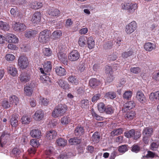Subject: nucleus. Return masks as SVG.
I'll list each match as a JSON object with an SVG mask.
<instances>
[{"mask_svg": "<svg viewBox=\"0 0 159 159\" xmlns=\"http://www.w3.org/2000/svg\"><path fill=\"white\" fill-rule=\"evenodd\" d=\"M67 110V107L65 104H60L55 107L52 112V116L54 117H57L62 115Z\"/></svg>", "mask_w": 159, "mask_h": 159, "instance_id": "nucleus-1", "label": "nucleus"}, {"mask_svg": "<svg viewBox=\"0 0 159 159\" xmlns=\"http://www.w3.org/2000/svg\"><path fill=\"white\" fill-rule=\"evenodd\" d=\"M49 37V31L48 30H45L40 33L38 37V40L40 43L45 44L48 41Z\"/></svg>", "mask_w": 159, "mask_h": 159, "instance_id": "nucleus-2", "label": "nucleus"}, {"mask_svg": "<svg viewBox=\"0 0 159 159\" xmlns=\"http://www.w3.org/2000/svg\"><path fill=\"white\" fill-rule=\"evenodd\" d=\"M125 136L128 138H132L134 140H137L139 139L141 136L140 132L136 131L132 129L130 130L125 132L124 134Z\"/></svg>", "mask_w": 159, "mask_h": 159, "instance_id": "nucleus-3", "label": "nucleus"}, {"mask_svg": "<svg viewBox=\"0 0 159 159\" xmlns=\"http://www.w3.org/2000/svg\"><path fill=\"white\" fill-rule=\"evenodd\" d=\"M29 62L27 58L25 56H21L19 58L18 61V65L21 69L26 68Z\"/></svg>", "mask_w": 159, "mask_h": 159, "instance_id": "nucleus-4", "label": "nucleus"}, {"mask_svg": "<svg viewBox=\"0 0 159 159\" xmlns=\"http://www.w3.org/2000/svg\"><path fill=\"white\" fill-rule=\"evenodd\" d=\"M80 57V54L78 51L73 50L69 53L68 56V59L71 61H77Z\"/></svg>", "mask_w": 159, "mask_h": 159, "instance_id": "nucleus-5", "label": "nucleus"}, {"mask_svg": "<svg viewBox=\"0 0 159 159\" xmlns=\"http://www.w3.org/2000/svg\"><path fill=\"white\" fill-rule=\"evenodd\" d=\"M137 27L136 23L133 21L126 26L125 31L127 34H130L132 33L136 29Z\"/></svg>", "mask_w": 159, "mask_h": 159, "instance_id": "nucleus-6", "label": "nucleus"}, {"mask_svg": "<svg viewBox=\"0 0 159 159\" xmlns=\"http://www.w3.org/2000/svg\"><path fill=\"white\" fill-rule=\"evenodd\" d=\"M44 116V112L41 110L37 111L33 116V118L36 121H40L43 119Z\"/></svg>", "mask_w": 159, "mask_h": 159, "instance_id": "nucleus-7", "label": "nucleus"}, {"mask_svg": "<svg viewBox=\"0 0 159 159\" xmlns=\"http://www.w3.org/2000/svg\"><path fill=\"white\" fill-rule=\"evenodd\" d=\"M13 29L16 31L22 32L25 30L26 29L25 25L20 23H16L13 25Z\"/></svg>", "mask_w": 159, "mask_h": 159, "instance_id": "nucleus-8", "label": "nucleus"}, {"mask_svg": "<svg viewBox=\"0 0 159 159\" xmlns=\"http://www.w3.org/2000/svg\"><path fill=\"white\" fill-rule=\"evenodd\" d=\"M6 39L9 43H17L19 41L18 39L15 35L11 33L7 34Z\"/></svg>", "mask_w": 159, "mask_h": 159, "instance_id": "nucleus-9", "label": "nucleus"}, {"mask_svg": "<svg viewBox=\"0 0 159 159\" xmlns=\"http://www.w3.org/2000/svg\"><path fill=\"white\" fill-rule=\"evenodd\" d=\"M30 74L26 72H22L19 77L20 81L25 83L30 81Z\"/></svg>", "mask_w": 159, "mask_h": 159, "instance_id": "nucleus-10", "label": "nucleus"}, {"mask_svg": "<svg viewBox=\"0 0 159 159\" xmlns=\"http://www.w3.org/2000/svg\"><path fill=\"white\" fill-rule=\"evenodd\" d=\"M57 56L59 60L65 65H67L68 60L67 56L63 52H58Z\"/></svg>", "mask_w": 159, "mask_h": 159, "instance_id": "nucleus-11", "label": "nucleus"}, {"mask_svg": "<svg viewBox=\"0 0 159 159\" xmlns=\"http://www.w3.org/2000/svg\"><path fill=\"white\" fill-rule=\"evenodd\" d=\"M41 17V13L39 12L35 13L32 16L31 21L33 24L39 23Z\"/></svg>", "mask_w": 159, "mask_h": 159, "instance_id": "nucleus-12", "label": "nucleus"}, {"mask_svg": "<svg viewBox=\"0 0 159 159\" xmlns=\"http://www.w3.org/2000/svg\"><path fill=\"white\" fill-rule=\"evenodd\" d=\"M9 122L12 127H16L18 124V117L14 115H11L9 118Z\"/></svg>", "mask_w": 159, "mask_h": 159, "instance_id": "nucleus-13", "label": "nucleus"}, {"mask_svg": "<svg viewBox=\"0 0 159 159\" xmlns=\"http://www.w3.org/2000/svg\"><path fill=\"white\" fill-rule=\"evenodd\" d=\"M153 130L152 128L151 127H146L144 128L142 133L143 136L151 137L153 134Z\"/></svg>", "mask_w": 159, "mask_h": 159, "instance_id": "nucleus-14", "label": "nucleus"}, {"mask_svg": "<svg viewBox=\"0 0 159 159\" xmlns=\"http://www.w3.org/2000/svg\"><path fill=\"white\" fill-rule=\"evenodd\" d=\"M136 97L138 100L141 103H144L146 100V97L143 92L138 91L136 94Z\"/></svg>", "mask_w": 159, "mask_h": 159, "instance_id": "nucleus-15", "label": "nucleus"}, {"mask_svg": "<svg viewBox=\"0 0 159 159\" xmlns=\"http://www.w3.org/2000/svg\"><path fill=\"white\" fill-rule=\"evenodd\" d=\"M55 72L58 76H61L65 75H66V70L61 66H57L55 68Z\"/></svg>", "mask_w": 159, "mask_h": 159, "instance_id": "nucleus-16", "label": "nucleus"}, {"mask_svg": "<svg viewBox=\"0 0 159 159\" xmlns=\"http://www.w3.org/2000/svg\"><path fill=\"white\" fill-rule=\"evenodd\" d=\"M144 47L146 51L151 52L155 49L156 45L154 43L148 42L145 43Z\"/></svg>", "mask_w": 159, "mask_h": 159, "instance_id": "nucleus-17", "label": "nucleus"}, {"mask_svg": "<svg viewBox=\"0 0 159 159\" xmlns=\"http://www.w3.org/2000/svg\"><path fill=\"white\" fill-rule=\"evenodd\" d=\"M89 86L93 88H95L101 84L100 81L95 78L90 79L89 81Z\"/></svg>", "mask_w": 159, "mask_h": 159, "instance_id": "nucleus-18", "label": "nucleus"}, {"mask_svg": "<svg viewBox=\"0 0 159 159\" xmlns=\"http://www.w3.org/2000/svg\"><path fill=\"white\" fill-rule=\"evenodd\" d=\"M57 135L56 132L54 130H51L47 132L46 137L48 140H52L55 139Z\"/></svg>", "mask_w": 159, "mask_h": 159, "instance_id": "nucleus-19", "label": "nucleus"}, {"mask_svg": "<svg viewBox=\"0 0 159 159\" xmlns=\"http://www.w3.org/2000/svg\"><path fill=\"white\" fill-rule=\"evenodd\" d=\"M30 135L33 138H39L41 136L40 130L38 129H33L30 132Z\"/></svg>", "mask_w": 159, "mask_h": 159, "instance_id": "nucleus-20", "label": "nucleus"}, {"mask_svg": "<svg viewBox=\"0 0 159 159\" xmlns=\"http://www.w3.org/2000/svg\"><path fill=\"white\" fill-rule=\"evenodd\" d=\"M136 114L134 111H129L127 112L125 115V118L128 120H133Z\"/></svg>", "mask_w": 159, "mask_h": 159, "instance_id": "nucleus-21", "label": "nucleus"}, {"mask_svg": "<svg viewBox=\"0 0 159 159\" xmlns=\"http://www.w3.org/2000/svg\"><path fill=\"white\" fill-rule=\"evenodd\" d=\"M135 104L133 101H130L126 102L124 105L123 109L125 110L126 109H131L135 107Z\"/></svg>", "mask_w": 159, "mask_h": 159, "instance_id": "nucleus-22", "label": "nucleus"}, {"mask_svg": "<svg viewBox=\"0 0 159 159\" xmlns=\"http://www.w3.org/2000/svg\"><path fill=\"white\" fill-rule=\"evenodd\" d=\"M37 34V31L30 30L26 31L25 35L26 37L29 38L35 36Z\"/></svg>", "mask_w": 159, "mask_h": 159, "instance_id": "nucleus-23", "label": "nucleus"}, {"mask_svg": "<svg viewBox=\"0 0 159 159\" xmlns=\"http://www.w3.org/2000/svg\"><path fill=\"white\" fill-rule=\"evenodd\" d=\"M59 86L65 89H68L69 88V85L65 80H60L58 82Z\"/></svg>", "mask_w": 159, "mask_h": 159, "instance_id": "nucleus-24", "label": "nucleus"}, {"mask_svg": "<svg viewBox=\"0 0 159 159\" xmlns=\"http://www.w3.org/2000/svg\"><path fill=\"white\" fill-rule=\"evenodd\" d=\"M9 101L11 105H16L19 103V99L15 95L10 96L9 98Z\"/></svg>", "mask_w": 159, "mask_h": 159, "instance_id": "nucleus-25", "label": "nucleus"}, {"mask_svg": "<svg viewBox=\"0 0 159 159\" xmlns=\"http://www.w3.org/2000/svg\"><path fill=\"white\" fill-rule=\"evenodd\" d=\"M23 149H20L18 148H15L13 149L11 152V156L13 157H18L22 152Z\"/></svg>", "mask_w": 159, "mask_h": 159, "instance_id": "nucleus-26", "label": "nucleus"}, {"mask_svg": "<svg viewBox=\"0 0 159 159\" xmlns=\"http://www.w3.org/2000/svg\"><path fill=\"white\" fill-rule=\"evenodd\" d=\"M87 38L84 36H80L78 39V43L79 45L81 47H84L86 44Z\"/></svg>", "mask_w": 159, "mask_h": 159, "instance_id": "nucleus-27", "label": "nucleus"}, {"mask_svg": "<svg viewBox=\"0 0 159 159\" xmlns=\"http://www.w3.org/2000/svg\"><path fill=\"white\" fill-rule=\"evenodd\" d=\"M48 14L52 16H57L59 15V11L56 9L51 8L48 11Z\"/></svg>", "mask_w": 159, "mask_h": 159, "instance_id": "nucleus-28", "label": "nucleus"}, {"mask_svg": "<svg viewBox=\"0 0 159 159\" xmlns=\"http://www.w3.org/2000/svg\"><path fill=\"white\" fill-rule=\"evenodd\" d=\"M43 68L45 72H50L52 69L51 62L49 61L45 62L43 65Z\"/></svg>", "mask_w": 159, "mask_h": 159, "instance_id": "nucleus-29", "label": "nucleus"}, {"mask_svg": "<svg viewBox=\"0 0 159 159\" xmlns=\"http://www.w3.org/2000/svg\"><path fill=\"white\" fill-rule=\"evenodd\" d=\"M7 70L9 73L13 76H15L17 73V70L16 68L13 66H8L7 67Z\"/></svg>", "mask_w": 159, "mask_h": 159, "instance_id": "nucleus-30", "label": "nucleus"}, {"mask_svg": "<svg viewBox=\"0 0 159 159\" xmlns=\"http://www.w3.org/2000/svg\"><path fill=\"white\" fill-rule=\"evenodd\" d=\"M84 133L83 127L81 126H79L77 127L75 130V134L77 136L82 135Z\"/></svg>", "mask_w": 159, "mask_h": 159, "instance_id": "nucleus-31", "label": "nucleus"}, {"mask_svg": "<svg viewBox=\"0 0 159 159\" xmlns=\"http://www.w3.org/2000/svg\"><path fill=\"white\" fill-rule=\"evenodd\" d=\"M100 136L98 132H95L91 137L92 140L94 143H98L100 141Z\"/></svg>", "mask_w": 159, "mask_h": 159, "instance_id": "nucleus-32", "label": "nucleus"}, {"mask_svg": "<svg viewBox=\"0 0 159 159\" xmlns=\"http://www.w3.org/2000/svg\"><path fill=\"white\" fill-rule=\"evenodd\" d=\"M39 70L42 74L40 76V79L43 82H46L48 79V77L46 75V74L45 73L44 70L42 68H40Z\"/></svg>", "mask_w": 159, "mask_h": 159, "instance_id": "nucleus-33", "label": "nucleus"}, {"mask_svg": "<svg viewBox=\"0 0 159 159\" xmlns=\"http://www.w3.org/2000/svg\"><path fill=\"white\" fill-rule=\"evenodd\" d=\"M72 156V154L71 152H67L63 153L60 155L58 157V159H67L70 157Z\"/></svg>", "mask_w": 159, "mask_h": 159, "instance_id": "nucleus-34", "label": "nucleus"}, {"mask_svg": "<svg viewBox=\"0 0 159 159\" xmlns=\"http://www.w3.org/2000/svg\"><path fill=\"white\" fill-rule=\"evenodd\" d=\"M149 99L151 101H155L156 99L159 100V91L151 93L149 96Z\"/></svg>", "mask_w": 159, "mask_h": 159, "instance_id": "nucleus-35", "label": "nucleus"}, {"mask_svg": "<svg viewBox=\"0 0 159 159\" xmlns=\"http://www.w3.org/2000/svg\"><path fill=\"white\" fill-rule=\"evenodd\" d=\"M62 35V32L59 30L54 31L52 33V38L54 39L59 38Z\"/></svg>", "mask_w": 159, "mask_h": 159, "instance_id": "nucleus-36", "label": "nucleus"}, {"mask_svg": "<svg viewBox=\"0 0 159 159\" xmlns=\"http://www.w3.org/2000/svg\"><path fill=\"white\" fill-rule=\"evenodd\" d=\"M53 147H50L48 148L45 152V154L47 157L50 158H52V155L54 153L53 152Z\"/></svg>", "mask_w": 159, "mask_h": 159, "instance_id": "nucleus-37", "label": "nucleus"}, {"mask_svg": "<svg viewBox=\"0 0 159 159\" xmlns=\"http://www.w3.org/2000/svg\"><path fill=\"white\" fill-rule=\"evenodd\" d=\"M88 47L89 49H92L94 48L95 45V42L93 37H89L88 39Z\"/></svg>", "mask_w": 159, "mask_h": 159, "instance_id": "nucleus-38", "label": "nucleus"}, {"mask_svg": "<svg viewBox=\"0 0 159 159\" xmlns=\"http://www.w3.org/2000/svg\"><path fill=\"white\" fill-rule=\"evenodd\" d=\"M0 28L4 31H7L9 29L10 27L6 22L0 21Z\"/></svg>", "mask_w": 159, "mask_h": 159, "instance_id": "nucleus-39", "label": "nucleus"}, {"mask_svg": "<svg viewBox=\"0 0 159 159\" xmlns=\"http://www.w3.org/2000/svg\"><path fill=\"white\" fill-rule=\"evenodd\" d=\"M20 121L23 124H28L31 121L30 117L27 116H23Z\"/></svg>", "mask_w": 159, "mask_h": 159, "instance_id": "nucleus-40", "label": "nucleus"}, {"mask_svg": "<svg viewBox=\"0 0 159 159\" xmlns=\"http://www.w3.org/2000/svg\"><path fill=\"white\" fill-rule=\"evenodd\" d=\"M70 120L69 116H64L61 118V123L63 125H66L70 122Z\"/></svg>", "mask_w": 159, "mask_h": 159, "instance_id": "nucleus-41", "label": "nucleus"}, {"mask_svg": "<svg viewBox=\"0 0 159 159\" xmlns=\"http://www.w3.org/2000/svg\"><path fill=\"white\" fill-rule=\"evenodd\" d=\"M24 91L25 94L28 96H31L33 92L32 88L29 86L25 87L24 88Z\"/></svg>", "mask_w": 159, "mask_h": 159, "instance_id": "nucleus-42", "label": "nucleus"}, {"mask_svg": "<svg viewBox=\"0 0 159 159\" xmlns=\"http://www.w3.org/2000/svg\"><path fill=\"white\" fill-rule=\"evenodd\" d=\"M56 143L58 146H64L67 144V141L62 138H60L57 140Z\"/></svg>", "mask_w": 159, "mask_h": 159, "instance_id": "nucleus-43", "label": "nucleus"}, {"mask_svg": "<svg viewBox=\"0 0 159 159\" xmlns=\"http://www.w3.org/2000/svg\"><path fill=\"white\" fill-rule=\"evenodd\" d=\"M68 81L74 85H77L79 83V81L75 76H71L68 78Z\"/></svg>", "mask_w": 159, "mask_h": 159, "instance_id": "nucleus-44", "label": "nucleus"}, {"mask_svg": "<svg viewBox=\"0 0 159 159\" xmlns=\"http://www.w3.org/2000/svg\"><path fill=\"white\" fill-rule=\"evenodd\" d=\"M106 98L113 99L116 97L115 93L113 92H109L106 93L104 96Z\"/></svg>", "mask_w": 159, "mask_h": 159, "instance_id": "nucleus-45", "label": "nucleus"}, {"mask_svg": "<svg viewBox=\"0 0 159 159\" xmlns=\"http://www.w3.org/2000/svg\"><path fill=\"white\" fill-rule=\"evenodd\" d=\"M81 142V140L77 138H74L70 139L69 140V143L71 145H76Z\"/></svg>", "mask_w": 159, "mask_h": 159, "instance_id": "nucleus-46", "label": "nucleus"}, {"mask_svg": "<svg viewBox=\"0 0 159 159\" xmlns=\"http://www.w3.org/2000/svg\"><path fill=\"white\" fill-rule=\"evenodd\" d=\"M137 4L136 3H130L128 10L130 13H132L137 9Z\"/></svg>", "mask_w": 159, "mask_h": 159, "instance_id": "nucleus-47", "label": "nucleus"}, {"mask_svg": "<svg viewBox=\"0 0 159 159\" xmlns=\"http://www.w3.org/2000/svg\"><path fill=\"white\" fill-rule=\"evenodd\" d=\"M1 105L2 107L4 108H8L11 107V104L10 102H9L6 99H4L2 102Z\"/></svg>", "mask_w": 159, "mask_h": 159, "instance_id": "nucleus-48", "label": "nucleus"}, {"mask_svg": "<svg viewBox=\"0 0 159 159\" xmlns=\"http://www.w3.org/2000/svg\"><path fill=\"white\" fill-rule=\"evenodd\" d=\"M132 94V91H126L123 94V97L124 99L128 100L131 97Z\"/></svg>", "mask_w": 159, "mask_h": 159, "instance_id": "nucleus-49", "label": "nucleus"}, {"mask_svg": "<svg viewBox=\"0 0 159 159\" xmlns=\"http://www.w3.org/2000/svg\"><path fill=\"white\" fill-rule=\"evenodd\" d=\"M52 51L49 48H44L43 49V53L44 56H50L52 55Z\"/></svg>", "mask_w": 159, "mask_h": 159, "instance_id": "nucleus-50", "label": "nucleus"}, {"mask_svg": "<svg viewBox=\"0 0 159 159\" xmlns=\"http://www.w3.org/2000/svg\"><path fill=\"white\" fill-rule=\"evenodd\" d=\"M105 108V105L102 102L99 103L98 105V110L100 113L104 112Z\"/></svg>", "mask_w": 159, "mask_h": 159, "instance_id": "nucleus-51", "label": "nucleus"}, {"mask_svg": "<svg viewBox=\"0 0 159 159\" xmlns=\"http://www.w3.org/2000/svg\"><path fill=\"white\" fill-rule=\"evenodd\" d=\"M128 150V145H122L119 147L118 151L121 153H124Z\"/></svg>", "mask_w": 159, "mask_h": 159, "instance_id": "nucleus-52", "label": "nucleus"}, {"mask_svg": "<svg viewBox=\"0 0 159 159\" xmlns=\"http://www.w3.org/2000/svg\"><path fill=\"white\" fill-rule=\"evenodd\" d=\"M9 136V134H7V133H6L5 132H4L3 133L1 136L0 137V140L1 142L2 143H1V146L3 147V145L5 144V143L4 142V140L6 139L7 137H8Z\"/></svg>", "mask_w": 159, "mask_h": 159, "instance_id": "nucleus-53", "label": "nucleus"}, {"mask_svg": "<svg viewBox=\"0 0 159 159\" xmlns=\"http://www.w3.org/2000/svg\"><path fill=\"white\" fill-rule=\"evenodd\" d=\"M30 145L34 148L38 147L39 145V143L38 141L35 139H32L30 141Z\"/></svg>", "mask_w": 159, "mask_h": 159, "instance_id": "nucleus-54", "label": "nucleus"}, {"mask_svg": "<svg viewBox=\"0 0 159 159\" xmlns=\"http://www.w3.org/2000/svg\"><path fill=\"white\" fill-rule=\"evenodd\" d=\"M105 109L104 111L107 114H111L113 113L114 110L110 105L107 106Z\"/></svg>", "mask_w": 159, "mask_h": 159, "instance_id": "nucleus-55", "label": "nucleus"}, {"mask_svg": "<svg viewBox=\"0 0 159 159\" xmlns=\"http://www.w3.org/2000/svg\"><path fill=\"white\" fill-rule=\"evenodd\" d=\"M89 101L86 99H83L81 101V105L82 107L86 108L89 107Z\"/></svg>", "mask_w": 159, "mask_h": 159, "instance_id": "nucleus-56", "label": "nucleus"}, {"mask_svg": "<svg viewBox=\"0 0 159 159\" xmlns=\"http://www.w3.org/2000/svg\"><path fill=\"white\" fill-rule=\"evenodd\" d=\"M123 131L122 129L119 128L112 131L111 134L114 135L121 134L123 133Z\"/></svg>", "mask_w": 159, "mask_h": 159, "instance_id": "nucleus-57", "label": "nucleus"}, {"mask_svg": "<svg viewBox=\"0 0 159 159\" xmlns=\"http://www.w3.org/2000/svg\"><path fill=\"white\" fill-rule=\"evenodd\" d=\"M152 78L156 81H159V70L153 72L152 74Z\"/></svg>", "mask_w": 159, "mask_h": 159, "instance_id": "nucleus-58", "label": "nucleus"}, {"mask_svg": "<svg viewBox=\"0 0 159 159\" xmlns=\"http://www.w3.org/2000/svg\"><path fill=\"white\" fill-rule=\"evenodd\" d=\"M39 102L42 105L47 106L48 104V101L47 98H42L40 99Z\"/></svg>", "mask_w": 159, "mask_h": 159, "instance_id": "nucleus-59", "label": "nucleus"}, {"mask_svg": "<svg viewBox=\"0 0 159 159\" xmlns=\"http://www.w3.org/2000/svg\"><path fill=\"white\" fill-rule=\"evenodd\" d=\"M5 58L8 61H12L15 58V57L13 55L11 54H7L5 56Z\"/></svg>", "mask_w": 159, "mask_h": 159, "instance_id": "nucleus-60", "label": "nucleus"}, {"mask_svg": "<svg viewBox=\"0 0 159 159\" xmlns=\"http://www.w3.org/2000/svg\"><path fill=\"white\" fill-rule=\"evenodd\" d=\"M130 71L134 74H138L141 71V70L138 67H132L130 69Z\"/></svg>", "mask_w": 159, "mask_h": 159, "instance_id": "nucleus-61", "label": "nucleus"}, {"mask_svg": "<svg viewBox=\"0 0 159 159\" xmlns=\"http://www.w3.org/2000/svg\"><path fill=\"white\" fill-rule=\"evenodd\" d=\"M130 3H129L126 2L122 3L121 5L122 9L123 10H128Z\"/></svg>", "mask_w": 159, "mask_h": 159, "instance_id": "nucleus-62", "label": "nucleus"}, {"mask_svg": "<svg viewBox=\"0 0 159 159\" xmlns=\"http://www.w3.org/2000/svg\"><path fill=\"white\" fill-rule=\"evenodd\" d=\"M132 54L133 52L132 51L125 52L122 53V56L124 58H127L132 55Z\"/></svg>", "mask_w": 159, "mask_h": 159, "instance_id": "nucleus-63", "label": "nucleus"}, {"mask_svg": "<svg viewBox=\"0 0 159 159\" xmlns=\"http://www.w3.org/2000/svg\"><path fill=\"white\" fill-rule=\"evenodd\" d=\"M101 97V94L100 93H97L94 95L92 98V101L93 102H96L97 100L99 99Z\"/></svg>", "mask_w": 159, "mask_h": 159, "instance_id": "nucleus-64", "label": "nucleus"}]
</instances>
